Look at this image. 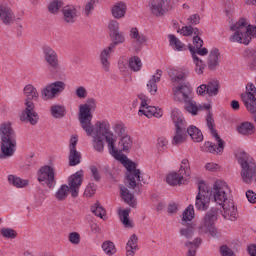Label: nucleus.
Segmentation results:
<instances>
[{
	"label": "nucleus",
	"instance_id": "1",
	"mask_svg": "<svg viewBox=\"0 0 256 256\" xmlns=\"http://www.w3.org/2000/svg\"><path fill=\"white\" fill-rule=\"evenodd\" d=\"M97 109V101L94 98H88L86 103L79 106L78 121L83 131L88 137H92L93 148L98 153L105 151V143H107L108 151L114 159L124 163L127 169L126 185L129 189H135L141 183V170L137 169L135 162L127 159L115 145L117 143V135L111 130V123L108 120L96 121L93 125V113Z\"/></svg>",
	"mask_w": 256,
	"mask_h": 256
},
{
	"label": "nucleus",
	"instance_id": "45",
	"mask_svg": "<svg viewBox=\"0 0 256 256\" xmlns=\"http://www.w3.org/2000/svg\"><path fill=\"white\" fill-rule=\"evenodd\" d=\"M91 211L92 213H94L96 217H100V219H104V220L107 219L105 208H103V206H101L99 202H96L91 207Z\"/></svg>",
	"mask_w": 256,
	"mask_h": 256
},
{
	"label": "nucleus",
	"instance_id": "15",
	"mask_svg": "<svg viewBox=\"0 0 256 256\" xmlns=\"http://www.w3.org/2000/svg\"><path fill=\"white\" fill-rule=\"evenodd\" d=\"M83 170H79L68 178V187L72 197H79V189L83 185Z\"/></svg>",
	"mask_w": 256,
	"mask_h": 256
},
{
	"label": "nucleus",
	"instance_id": "62",
	"mask_svg": "<svg viewBox=\"0 0 256 256\" xmlns=\"http://www.w3.org/2000/svg\"><path fill=\"white\" fill-rule=\"evenodd\" d=\"M220 253L222 256H235V252L226 245L220 247Z\"/></svg>",
	"mask_w": 256,
	"mask_h": 256
},
{
	"label": "nucleus",
	"instance_id": "58",
	"mask_svg": "<svg viewBox=\"0 0 256 256\" xmlns=\"http://www.w3.org/2000/svg\"><path fill=\"white\" fill-rule=\"evenodd\" d=\"M68 239L72 245H79V243H81V236L77 232H71Z\"/></svg>",
	"mask_w": 256,
	"mask_h": 256
},
{
	"label": "nucleus",
	"instance_id": "11",
	"mask_svg": "<svg viewBox=\"0 0 256 256\" xmlns=\"http://www.w3.org/2000/svg\"><path fill=\"white\" fill-rule=\"evenodd\" d=\"M217 219V209L213 208L208 211L202 222L200 223L198 229L200 233H209L211 237H219V232L215 228V221Z\"/></svg>",
	"mask_w": 256,
	"mask_h": 256
},
{
	"label": "nucleus",
	"instance_id": "38",
	"mask_svg": "<svg viewBox=\"0 0 256 256\" xmlns=\"http://www.w3.org/2000/svg\"><path fill=\"white\" fill-rule=\"evenodd\" d=\"M180 236L183 237L184 239H193L195 235V225L189 223L182 227L179 231Z\"/></svg>",
	"mask_w": 256,
	"mask_h": 256
},
{
	"label": "nucleus",
	"instance_id": "46",
	"mask_svg": "<svg viewBox=\"0 0 256 256\" xmlns=\"http://www.w3.org/2000/svg\"><path fill=\"white\" fill-rule=\"evenodd\" d=\"M129 213H131L130 208L119 211L120 221L125 227H133V225H131V220H129Z\"/></svg>",
	"mask_w": 256,
	"mask_h": 256
},
{
	"label": "nucleus",
	"instance_id": "21",
	"mask_svg": "<svg viewBox=\"0 0 256 256\" xmlns=\"http://www.w3.org/2000/svg\"><path fill=\"white\" fill-rule=\"evenodd\" d=\"M184 109L191 115H197V113L199 111H203V109L209 111V109H211V106L197 105V102H195V100H193V98L190 96V98H187V100L184 102Z\"/></svg>",
	"mask_w": 256,
	"mask_h": 256
},
{
	"label": "nucleus",
	"instance_id": "3",
	"mask_svg": "<svg viewBox=\"0 0 256 256\" xmlns=\"http://www.w3.org/2000/svg\"><path fill=\"white\" fill-rule=\"evenodd\" d=\"M0 159H11L17 151V135L11 122H4L0 125Z\"/></svg>",
	"mask_w": 256,
	"mask_h": 256
},
{
	"label": "nucleus",
	"instance_id": "42",
	"mask_svg": "<svg viewBox=\"0 0 256 256\" xmlns=\"http://www.w3.org/2000/svg\"><path fill=\"white\" fill-rule=\"evenodd\" d=\"M50 111L54 119H63L65 117V107L62 105H52Z\"/></svg>",
	"mask_w": 256,
	"mask_h": 256
},
{
	"label": "nucleus",
	"instance_id": "7",
	"mask_svg": "<svg viewBox=\"0 0 256 256\" xmlns=\"http://www.w3.org/2000/svg\"><path fill=\"white\" fill-rule=\"evenodd\" d=\"M172 121L175 125V133L172 138V145H182L187 141V122L179 109L172 110Z\"/></svg>",
	"mask_w": 256,
	"mask_h": 256
},
{
	"label": "nucleus",
	"instance_id": "29",
	"mask_svg": "<svg viewBox=\"0 0 256 256\" xmlns=\"http://www.w3.org/2000/svg\"><path fill=\"white\" fill-rule=\"evenodd\" d=\"M203 240L201 238H195L192 242L186 241L184 246L188 249L186 256H197V249L201 246Z\"/></svg>",
	"mask_w": 256,
	"mask_h": 256
},
{
	"label": "nucleus",
	"instance_id": "52",
	"mask_svg": "<svg viewBox=\"0 0 256 256\" xmlns=\"http://www.w3.org/2000/svg\"><path fill=\"white\" fill-rule=\"evenodd\" d=\"M115 135H117L118 137H123V135H125V124L123 123H116L113 125L112 127Z\"/></svg>",
	"mask_w": 256,
	"mask_h": 256
},
{
	"label": "nucleus",
	"instance_id": "50",
	"mask_svg": "<svg viewBox=\"0 0 256 256\" xmlns=\"http://www.w3.org/2000/svg\"><path fill=\"white\" fill-rule=\"evenodd\" d=\"M102 249H103L104 253H106V255H115V253H117L115 244L112 241L103 242Z\"/></svg>",
	"mask_w": 256,
	"mask_h": 256
},
{
	"label": "nucleus",
	"instance_id": "17",
	"mask_svg": "<svg viewBox=\"0 0 256 256\" xmlns=\"http://www.w3.org/2000/svg\"><path fill=\"white\" fill-rule=\"evenodd\" d=\"M241 99L246 107V109H250L251 107L256 105V87L255 84L249 82L246 85V93L241 95Z\"/></svg>",
	"mask_w": 256,
	"mask_h": 256
},
{
	"label": "nucleus",
	"instance_id": "47",
	"mask_svg": "<svg viewBox=\"0 0 256 256\" xmlns=\"http://www.w3.org/2000/svg\"><path fill=\"white\" fill-rule=\"evenodd\" d=\"M119 145L121 147V151H129V149H131V147L133 146V140L131 139V136H122L119 141Z\"/></svg>",
	"mask_w": 256,
	"mask_h": 256
},
{
	"label": "nucleus",
	"instance_id": "64",
	"mask_svg": "<svg viewBox=\"0 0 256 256\" xmlns=\"http://www.w3.org/2000/svg\"><path fill=\"white\" fill-rule=\"evenodd\" d=\"M246 197H247L249 203H256V193L253 192V190H248L246 192Z\"/></svg>",
	"mask_w": 256,
	"mask_h": 256
},
{
	"label": "nucleus",
	"instance_id": "41",
	"mask_svg": "<svg viewBox=\"0 0 256 256\" xmlns=\"http://www.w3.org/2000/svg\"><path fill=\"white\" fill-rule=\"evenodd\" d=\"M69 192L71 193L69 186L67 184H63L56 191L55 198L57 199V201H65V199L69 197Z\"/></svg>",
	"mask_w": 256,
	"mask_h": 256
},
{
	"label": "nucleus",
	"instance_id": "40",
	"mask_svg": "<svg viewBox=\"0 0 256 256\" xmlns=\"http://www.w3.org/2000/svg\"><path fill=\"white\" fill-rule=\"evenodd\" d=\"M184 37H191V35H195L194 37H201L203 35V31L199 30V28H193V26H183L180 30Z\"/></svg>",
	"mask_w": 256,
	"mask_h": 256
},
{
	"label": "nucleus",
	"instance_id": "2",
	"mask_svg": "<svg viewBox=\"0 0 256 256\" xmlns=\"http://www.w3.org/2000/svg\"><path fill=\"white\" fill-rule=\"evenodd\" d=\"M211 195L217 205L223 208L222 217L228 221H235L237 219V206L231 199V189L227 185V182L218 180L214 183Z\"/></svg>",
	"mask_w": 256,
	"mask_h": 256
},
{
	"label": "nucleus",
	"instance_id": "59",
	"mask_svg": "<svg viewBox=\"0 0 256 256\" xmlns=\"http://www.w3.org/2000/svg\"><path fill=\"white\" fill-rule=\"evenodd\" d=\"M90 173L94 179V181H96L97 183H99V181H101V173H99V169L97 168V166H90Z\"/></svg>",
	"mask_w": 256,
	"mask_h": 256
},
{
	"label": "nucleus",
	"instance_id": "34",
	"mask_svg": "<svg viewBox=\"0 0 256 256\" xmlns=\"http://www.w3.org/2000/svg\"><path fill=\"white\" fill-rule=\"evenodd\" d=\"M193 45L194 46H190V47L194 49L196 56L200 55L204 57L209 53V50L207 48H201L203 47V39H201V37H198V36L193 37Z\"/></svg>",
	"mask_w": 256,
	"mask_h": 256
},
{
	"label": "nucleus",
	"instance_id": "48",
	"mask_svg": "<svg viewBox=\"0 0 256 256\" xmlns=\"http://www.w3.org/2000/svg\"><path fill=\"white\" fill-rule=\"evenodd\" d=\"M79 163H81V153L77 152V150H70V154H69L70 167H75V165H79Z\"/></svg>",
	"mask_w": 256,
	"mask_h": 256
},
{
	"label": "nucleus",
	"instance_id": "39",
	"mask_svg": "<svg viewBox=\"0 0 256 256\" xmlns=\"http://www.w3.org/2000/svg\"><path fill=\"white\" fill-rule=\"evenodd\" d=\"M207 87V95L209 97H215V95H219V89H221V85L219 84V80H211L206 84Z\"/></svg>",
	"mask_w": 256,
	"mask_h": 256
},
{
	"label": "nucleus",
	"instance_id": "22",
	"mask_svg": "<svg viewBox=\"0 0 256 256\" xmlns=\"http://www.w3.org/2000/svg\"><path fill=\"white\" fill-rule=\"evenodd\" d=\"M191 86L180 85L173 89L174 99L176 101H186L191 97Z\"/></svg>",
	"mask_w": 256,
	"mask_h": 256
},
{
	"label": "nucleus",
	"instance_id": "36",
	"mask_svg": "<svg viewBox=\"0 0 256 256\" xmlns=\"http://www.w3.org/2000/svg\"><path fill=\"white\" fill-rule=\"evenodd\" d=\"M186 133H188L194 143H201L203 141V132L197 126L188 127Z\"/></svg>",
	"mask_w": 256,
	"mask_h": 256
},
{
	"label": "nucleus",
	"instance_id": "57",
	"mask_svg": "<svg viewBox=\"0 0 256 256\" xmlns=\"http://www.w3.org/2000/svg\"><path fill=\"white\" fill-rule=\"evenodd\" d=\"M187 21L188 25L192 27L193 25H199L201 23V16L199 14H192L188 17Z\"/></svg>",
	"mask_w": 256,
	"mask_h": 256
},
{
	"label": "nucleus",
	"instance_id": "37",
	"mask_svg": "<svg viewBox=\"0 0 256 256\" xmlns=\"http://www.w3.org/2000/svg\"><path fill=\"white\" fill-rule=\"evenodd\" d=\"M169 39V45L174 49V51H185L187 48H185V44L177 38V36L170 34L168 35Z\"/></svg>",
	"mask_w": 256,
	"mask_h": 256
},
{
	"label": "nucleus",
	"instance_id": "18",
	"mask_svg": "<svg viewBox=\"0 0 256 256\" xmlns=\"http://www.w3.org/2000/svg\"><path fill=\"white\" fill-rule=\"evenodd\" d=\"M25 108L20 115V120L30 125L39 123V114L35 111V105H24Z\"/></svg>",
	"mask_w": 256,
	"mask_h": 256
},
{
	"label": "nucleus",
	"instance_id": "55",
	"mask_svg": "<svg viewBox=\"0 0 256 256\" xmlns=\"http://www.w3.org/2000/svg\"><path fill=\"white\" fill-rule=\"evenodd\" d=\"M97 191V185L95 183H89L84 191L85 197H93Z\"/></svg>",
	"mask_w": 256,
	"mask_h": 256
},
{
	"label": "nucleus",
	"instance_id": "9",
	"mask_svg": "<svg viewBox=\"0 0 256 256\" xmlns=\"http://www.w3.org/2000/svg\"><path fill=\"white\" fill-rule=\"evenodd\" d=\"M238 161L241 165V177L244 183H251L253 176L256 173L255 162H252L251 157L246 152H240Z\"/></svg>",
	"mask_w": 256,
	"mask_h": 256
},
{
	"label": "nucleus",
	"instance_id": "35",
	"mask_svg": "<svg viewBox=\"0 0 256 256\" xmlns=\"http://www.w3.org/2000/svg\"><path fill=\"white\" fill-rule=\"evenodd\" d=\"M8 183H9V185L16 187L17 189H23V188L27 187V185H29V180L21 179L20 177H17L15 175H9Z\"/></svg>",
	"mask_w": 256,
	"mask_h": 256
},
{
	"label": "nucleus",
	"instance_id": "14",
	"mask_svg": "<svg viewBox=\"0 0 256 256\" xmlns=\"http://www.w3.org/2000/svg\"><path fill=\"white\" fill-rule=\"evenodd\" d=\"M38 181L42 185H46L48 189H53L55 187V168L51 166H43L38 171Z\"/></svg>",
	"mask_w": 256,
	"mask_h": 256
},
{
	"label": "nucleus",
	"instance_id": "8",
	"mask_svg": "<svg viewBox=\"0 0 256 256\" xmlns=\"http://www.w3.org/2000/svg\"><path fill=\"white\" fill-rule=\"evenodd\" d=\"M191 178V165L189 164V159L184 158L181 161L180 169L178 172H172L167 175L166 183L168 185H185V181H189Z\"/></svg>",
	"mask_w": 256,
	"mask_h": 256
},
{
	"label": "nucleus",
	"instance_id": "25",
	"mask_svg": "<svg viewBox=\"0 0 256 256\" xmlns=\"http://www.w3.org/2000/svg\"><path fill=\"white\" fill-rule=\"evenodd\" d=\"M0 21L4 23V25H11L15 23V15L11 8L7 6H0Z\"/></svg>",
	"mask_w": 256,
	"mask_h": 256
},
{
	"label": "nucleus",
	"instance_id": "19",
	"mask_svg": "<svg viewBox=\"0 0 256 256\" xmlns=\"http://www.w3.org/2000/svg\"><path fill=\"white\" fill-rule=\"evenodd\" d=\"M24 105H35L33 101H39V91L32 84H28L23 89Z\"/></svg>",
	"mask_w": 256,
	"mask_h": 256
},
{
	"label": "nucleus",
	"instance_id": "6",
	"mask_svg": "<svg viewBox=\"0 0 256 256\" xmlns=\"http://www.w3.org/2000/svg\"><path fill=\"white\" fill-rule=\"evenodd\" d=\"M113 39V42L106 48H104L100 53V63L103 71L109 73V69H111V54L115 51V47L117 45L123 44L125 41V34L123 32H114V34H110Z\"/></svg>",
	"mask_w": 256,
	"mask_h": 256
},
{
	"label": "nucleus",
	"instance_id": "27",
	"mask_svg": "<svg viewBox=\"0 0 256 256\" xmlns=\"http://www.w3.org/2000/svg\"><path fill=\"white\" fill-rule=\"evenodd\" d=\"M139 237L132 234L126 243V256H135V253L139 251Z\"/></svg>",
	"mask_w": 256,
	"mask_h": 256
},
{
	"label": "nucleus",
	"instance_id": "5",
	"mask_svg": "<svg viewBox=\"0 0 256 256\" xmlns=\"http://www.w3.org/2000/svg\"><path fill=\"white\" fill-rule=\"evenodd\" d=\"M206 123L208 129H210L211 134L217 141V145L213 142H205L204 145L201 147V151H205V153H216V155H221L223 150L225 149V141L221 139L217 130H215V120L213 119V114L211 112L208 113L206 117Z\"/></svg>",
	"mask_w": 256,
	"mask_h": 256
},
{
	"label": "nucleus",
	"instance_id": "16",
	"mask_svg": "<svg viewBox=\"0 0 256 256\" xmlns=\"http://www.w3.org/2000/svg\"><path fill=\"white\" fill-rule=\"evenodd\" d=\"M139 99L141 100L140 109L138 111L139 115H145L148 119H151V117H163V111L157 109L155 106H149L145 96H139Z\"/></svg>",
	"mask_w": 256,
	"mask_h": 256
},
{
	"label": "nucleus",
	"instance_id": "49",
	"mask_svg": "<svg viewBox=\"0 0 256 256\" xmlns=\"http://www.w3.org/2000/svg\"><path fill=\"white\" fill-rule=\"evenodd\" d=\"M141 67H143V63L141 62V59L139 57L134 56L129 59V68L131 69V71H141Z\"/></svg>",
	"mask_w": 256,
	"mask_h": 256
},
{
	"label": "nucleus",
	"instance_id": "61",
	"mask_svg": "<svg viewBox=\"0 0 256 256\" xmlns=\"http://www.w3.org/2000/svg\"><path fill=\"white\" fill-rule=\"evenodd\" d=\"M93 9H95V0H90L89 2L86 3L85 8H84V13L87 17L91 15Z\"/></svg>",
	"mask_w": 256,
	"mask_h": 256
},
{
	"label": "nucleus",
	"instance_id": "31",
	"mask_svg": "<svg viewBox=\"0 0 256 256\" xmlns=\"http://www.w3.org/2000/svg\"><path fill=\"white\" fill-rule=\"evenodd\" d=\"M219 55V49L217 48L210 51L207 61L210 71H215L219 67Z\"/></svg>",
	"mask_w": 256,
	"mask_h": 256
},
{
	"label": "nucleus",
	"instance_id": "53",
	"mask_svg": "<svg viewBox=\"0 0 256 256\" xmlns=\"http://www.w3.org/2000/svg\"><path fill=\"white\" fill-rule=\"evenodd\" d=\"M1 235L6 239H15V237H17V231L11 228H2Z\"/></svg>",
	"mask_w": 256,
	"mask_h": 256
},
{
	"label": "nucleus",
	"instance_id": "20",
	"mask_svg": "<svg viewBox=\"0 0 256 256\" xmlns=\"http://www.w3.org/2000/svg\"><path fill=\"white\" fill-rule=\"evenodd\" d=\"M167 5H169V0H152L149 4L151 14L156 17L165 15Z\"/></svg>",
	"mask_w": 256,
	"mask_h": 256
},
{
	"label": "nucleus",
	"instance_id": "13",
	"mask_svg": "<svg viewBox=\"0 0 256 256\" xmlns=\"http://www.w3.org/2000/svg\"><path fill=\"white\" fill-rule=\"evenodd\" d=\"M211 201V190L205 182H199L198 194L196 196L195 207L198 211H207Z\"/></svg>",
	"mask_w": 256,
	"mask_h": 256
},
{
	"label": "nucleus",
	"instance_id": "28",
	"mask_svg": "<svg viewBox=\"0 0 256 256\" xmlns=\"http://www.w3.org/2000/svg\"><path fill=\"white\" fill-rule=\"evenodd\" d=\"M120 195L125 203L130 207H137V200H135V195L129 191L125 186L120 187Z\"/></svg>",
	"mask_w": 256,
	"mask_h": 256
},
{
	"label": "nucleus",
	"instance_id": "10",
	"mask_svg": "<svg viewBox=\"0 0 256 256\" xmlns=\"http://www.w3.org/2000/svg\"><path fill=\"white\" fill-rule=\"evenodd\" d=\"M66 87L67 84L61 80L49 83L41 89V99L43 101H53V99H57L65 91Z\"/></svg>",
	"mask_w": 256,
	"mask_h": 256
},
{
	"label": "nucleus",
	"instance_id": "32",
	"mask_svg": "<svg viewBox=\"0 0 256 256\" xmlns=\"http://www.w3.org/2000/svg\"><path fill=\"white\" fill-rule=\"evenodd\" d=\"M127 13V4L118 2L112 7V16L114 19H123Z\"/></svg>",
	"mask_w": 256,
	"mask_h": 256
},
{
	"label": "nucleus",
	"instance_id": "23",
	"mask_svg": "<svg viewBox=\"0 0 256 256\" xmlns=\"http://www.w3.org/2000/svg\"><path fill=\"white\" fill-rule=\"evenodd\" d=\"M63 19L68 25H73L77 21V8L72 5L65 6L62 9Z\"/></svg>",
	"mask_w": 256,
	"mask_h": 256
},
{
	"label": "nucleus",
	"instance_id": "56",
	"mask_svg": "<svg viewBox=\"0 0 256 256\" xmlns=\"http://www.w3.org/2000/svg\"><path fill=\"white\" fill-rule=\"evenodd\" d=\"M75 95L78 97V99H87V88L84 86H78L75 90Z\"/></svg>",
	"mask_w": 256,
	"mask_h": 256
},
{
	"label": "nucleus",
	"instance_id": "33",
	"mask_svg": "<svg viewBox=\"0 0 256 256\" xmlns=\"http://www.w3.org/2000/svg\"><path fill=\"white\" fill-rule=\"evenodd\" d=\"M237 131L240 135L249 137V135L255 134V125L251 122H242L237 126Z\"/></svg>",
	"mask_w": 256,
	"mask_h": 256
},
{
	"label": "nucleus",
	"instance_id": "60",
	"mask_svg": "<svg viewBox=\"0 0 256 256\" xmlns=\"http://www.w3.org/2000/svg\"><path fill=\"white\" fill-rule=\"evenodd\" d=\"M62 5H63V3L61 1H54V2L50 3V5L48 6V9H49L50 13H57V11H59V9H61Z\"/></svg>",
	"mask_w": 256,
	"mask_h": 256
},
{
	"label": "nucleus",
	"instance_id": "30",
	"mask_svg": "<svg viewBox=\"0 0 256 256\" xmlns=\"http://www.w3.org/2000/svg\"><path fill=\"white\" fill-rule=\"evenodd\" d=\"M168 75L172 83H181V81H185V79H187V75H189V73L181 69L177 70L172 68L168 71Z\"/></svg>",
	"mask_w": 256,
	"mask_h": 256
},
{
	"label": "nucleus",
	"instance_id": "54",
	"mask_svg": "<svg viewBox=\"0 0 256 256\" xmlns=\"http://www.w3.org/2000/svg\"><path fill=\"white\" fill-rule=\"evenodd\" d=\"M189 51H190V53L192 55V59H193L195 67L205 66V62H203V60H201L199 58V56H197V54L195 53V48L190 46L189 47Z\"/></svg>",
	"mask_w": 256,
	"mask_h": 256
},
{
	"label": "nucleus",
	"instance_id": "51",
	"mask_svg": "<svg viewBox=\"0 0 256 256\" xmlns=\"http://www.w3.org/2000/svg\"><path fill=\"white\" fill-rule=\"evenodd\" d=\"M167 145H169V141L167 140V138L161 136L157 139L156 147L159 153L167 151Z\"/></svg>",
	"mask_w": 256,
	"mask_h": 256
},
{
	"label": "nucleus",
	"instance_id": "24",
	"mask_svg": "<svg viewBox=\"0 0 256 256\" xmlns=\"http://www.w3.org/2000/svg\"><path fill=\"white\" fill-rule=\"evenodd\" d=\"M129 37L133 41V43H135L138 49H141V46L144 43H147V36L141 33L137 27H133L130 29Z\"/></svg>",
	"mask_w": 256,
	"mask_h": 256
},
{
	"label": "nucleus",
	"instance_id": "12",
	"mask_svg": "<svg viewBox=\"0 0 256 256\" xmlns=\"http://www.w3.org/2000/svg\"><path fill=\"white\" fill-rule=\"evenodd\" d=\"M42 55L44 61L51 73H59L61 71V63L59 62V54L49 45L42 47Z\"/></svg>",
	"mask_w": 256,
	"mask_h": 256
},
{
	"label": "nucleus",
	"instance_id": "26",
	"mask_svg": "<svg viewBox=\"0 0 256 256\" xmlns=\"http://www.w3.org/2000/svg\"><path fill=\"white\" fill-rule=\"evenodd\" d=\"M161 77H163V71L161 69L156 70V73L152 75L151 79L148 81L146 87L151 93V95L157 94V83L161 81Z\"/></svg>",
	"mask_w": 256,
	"mask_h": 256
},
{
	"label": "nucleus",
	"instance_id": "43",
	"mask_svg": "<svg viewBox=\"0 0 256 256\" xmlns=\"http://www.w3.org/2000/svg\"><path fill=\"white\" fill-rule=\"evenodd\" d=\"M195 218V209L193 205H189L182 214V225H185L187 221H193Z\"/></svg>",
	"mask_w": 256,
	"mask_h": 256
},
{
	"label": "nucleus",
	"instance_id": "44",
	"mask_svg": "<svg viewBox=\"0 0 256 256\" xmlns=\"http://www.w3.org/2000/svg\"><path fill=\"white\" fill-rule=\"evenodd\" d=\"M245 55L246 57H248V59H251L252 61L249 65V68L251 69V71H256V47L248 48L245 51Z\"/></svg>",
	"mask_w": 256,
	"mask_h": 256
},
{
	"label": "nucleus",
	"instance_id": "63",
	"mask_svg": "<svg viewBox=\"0 0 256 256\" xmlns=\"http://www.w3.org/2000/svg\"><path fill=\"white\" fill-rule=\"evenodd\" d=\"M110 35L119 32V22L112 20L109 23Z\"/></svg>",
	"mask_w": 256,
	"mask_h": 256
},
{
	"label": "nucleus",
	"instance_id": "4",
	"mask_svg": "<svg viewBox=\"0 0 256 256\" xmlns=\"http://www.w3.org/2000/svg\"><path fill=\"white\" fill-rule=\"evenodd\" d=\"M230 31H234L229 40L231 43L249 45L252 39H256V26L247 23V19L240 18L239 21L230 26Z\"/></svg>",
	"mask_w": 256,
	"mask_h": 256
}]
</instances>
